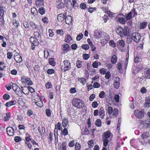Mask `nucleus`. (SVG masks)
<instances>
[{
  "instance_id": "423d86ee",
  "label": "nucleus",
  "mask_w": 150,
  "mask_h": 150,
  "mask_svg": "<svg viewBox=\"0 0 150 150\" xmlns=\"http://www.w3.org/2000/svg\"><path fill=\"white\" fill-rule=\"evenodd\" d=\"M141 36L140 34L137 33H133L132 35V39L136 42H139L141 38Z\"/></svg>"
},
{
  "instance_id": "4be33fe9",
  "label": "nucleus",
  "mask_w": 150,
  "mask_h": 150,
  "mask_svg": "<svg viewBox=\"0 0 150 150\" xmlns=\"http://www.w3.org/2000/svg\"><path fill=\"white\" fill-rule=\"evenodd\" d=\"M99 115L101 118L103 119L104 118L105 115V111L103 108L101 107L100 109Z\"/></svg>"
},
{
  "instance_id": "49530a36",
  "label": "nucleus",
  "mask_w": 150,
  "mask_h": 150,
  "mask_svg": "<svg viewBox=\"0 0 150 150\" xmlns=\"http://www.w3.org/2000/svg\"><path fill=\"white\" fill-rule=\"evenodd\" d=\"M83 34L81 33H80L76 37V39L77 40L79 41L83 38Z\"/></svg>"
},
{
  "instance_id": "58836bf2",
  "label": "nucleus",
  "mask_w": 150,
  "mask_h": 150,
  "mask_svg": "<svg viewBox=\"0 0 150 150\" xmlns=\"http://www.w3.org/2000/svg\"><path fill=\"white\" fill-rule=\"evenodd\" d=\"M40 100L38 102H35L36 105L38 107H41L43 105V103L42 102L41 99H40Z\"/></svg>"
},
{
  "instance_id": "c9c22d12",
  "label": "nucleus",
  "mask_w": 150,
  "mask_h": 150,
  "mask_svg": "<svg viewBox=\"0 0 150 150\" xmlns=\"http://www.w3.org/2000/svg\"><path fill=\"white\" fill-rule=\"evenodd\" d=\"M34 35L35 38L39 39L40 38V35L38 32H35L34 33Z\"/></svg>"
},
{
  "instance_id": "13d9d810",
  "label": "nucleus",
  "mask_w": 150,
  "mask_h": 150,
  "mask_svg": "<svg viewBox=\"0 0 150 150\" xmlns=\"http://www.w3.org/2000/svg\"><path fill=\"white\" fill-rule=\"evenodd\" d=\"M88 144L90 147L92 148L93 146V140H91L88 142Z\"/></svg>"
},
{
  "instance_id": "338daca9",
  "label": "nucleus",
  "mask_w": 150,
  "mask_h": 150,
  "mask_svg": "<svg viewBox=\"0 0 150 150\" xmlns=\"http://www.w3.org/2000/svg\"><path fill=\"white\" fill-rule=\"evenodd\" d=\"M92 66L95 68H97L98 67V62L95 61L92 64Z\"/></svg>"
},
{
  "instance_id": "a19ab883",
  "label": "nucleus",
  "mask_w": 150,
  "mask_h": 150,
  "mask_svg": "<svg viewBox=\"0 0 150 150\" xmlns=\"http://www.w3.org/2000/svg\"><path fill=\"white\" fill-rule=\"evenodd\" d=\"M4 23L3 16H0V25L1 26H3Z\"/></svg>"
},
{
  "instance_id": "a18cd8bd",
  "label": "nucleus",
  "mask_w": 150,
  "mask_h": 150,
  "mask_svg": "<svg viewBox=\"0 0 150 150\" xmlns=\"http://www.w3.org/2000/svg\"><path fill=\"white\" fill-rule=\"evenodd\" d=\"M81 47L82 49L85 50H88L89 48V47L88 44H83L81 45Z\"/></svg>"
},
{
  "instance_id": "e2e57ef3",
  "label": "nucleus",
  "mask_w": 150,
  "mask_h": 150,
  "mask_svg": "<svg viewBox=\"0 0 150 150\" xmlns=\"http://www.w3.org/2000/svg\"><path fill=\"white\" fill-rule=\"evenodd\" d=\"M46 88H47L49 89L52 87V86L51 83L50 82H47L45 85Z\"/></svg>"
},
{
  "instance_id": "4468645a",
  "label": "nucleus",
  "mask_w": 150,
  "mask_h": 150,
  "mask_svg": "<svg viewBox=\"0 0 150 150\" xmlns=\"http://www.w3.org/2000/svg\"><path fill=\"white\" fill-rule=\"evenodd\" d=\"M117 45L119 47L123 48L125 46V42L123 40H119L117 42Z\"/></svg>"
},
{
  "instance_id": "7ed1b4c3",
  "label": "nucleus",
  "mask_w": 150,
  "mask_h": 150,
  "mask_svg": "<svg viewBox=\"0 0 150 150\" xmlns=\"http://www.w3.org/2000/svg\"><path fill=\"white\" fill-rule=\"evenodd\" d=\"M128 30V28L127 27H125L124 29H123L122 27L120 26L117 28L116 31L118 35L121 36H122L123 35H127Z\"/></svg>"
},
{
  "instance_id": "5fc2aeb1",
  "label": "nucleus",
  "mask_w": 150,
  "mask_h": 150,
  "mask_svg": "<svg viewBox=\"0 0 150 150\" xmlns=\"http://www.w3.org/2000/svg\"><path fill=\"white\" fill-rule=\"evenodd\" d=\"M105 93L103 91H102L100 92L99 94V97L100 98H103L105 97Z\"/></svg>"
},
{
  "instance_id": "ddd939ff",
  "label": "nucleus",
  "mask_w": 150,
  "mask_h": 150,
  "mask_svg": "<svg viewBox=\"0 0 150 150\" xmlns=\"http://www.w3.org/2000/svg\"><path fill=\"white\" fill-rule=\"evenodd\" d=\"M30 40L31 44H33L35 45H38V39L31 37L30 38Z\"/></svg>"
},
{
  "instance_id": "2f4dec72",
  "label": "nucleus",
  "mask_w": 150,
  "mask_h": 150,
  "mask_svg": "<svg viewBox=\"0 0 150 150\" xmlns=\"http://www.w3.org/2000/svg\"><path fill=\"white\" fill-rule=\"evenodd\" d=\"M118 21L121 24H125L126 22V20L125 18L123 17H120L118 18Z\"/></svg>"
},
{
  "instance_id": "f704fd0d",
  "label": "nucleus",
  "mask_w": 150,
  "mask_h": 150,
  "mask_svg": "<svg viewBox=\"0 0 150 150\" xmlns=\"http://www.w3.org/2000/svg\"><path fill=\"white\" fill-rule=\"evenodd\" d=\"M145 77L147 79H150V69H148L144 74Z\"/></svg>"
},
{
  "instance_id": "bb28decb",
  "label": "nucleus",
  "mask_w": 150,
  "mask_h": 150,
  "mask_svg": "<svg viewBox=\"0 0 150 150\" xmlns=\"http://www.w3.org/2000/svg\"><path fill=\"white\" fill-rule=\"evenodd\" d=\"M62 48L63 50L64 51L68 50L70 49L69 46L68 44H66L63 45L62 46Z\"/></svg>"
},
{
  "instance_id": "a878e982",
  "label": "nucleus",
  "mask_w": 150,
  "mask_h": 150,
  "mask_svg": "<svg viewBox=\"0 0 150 150\" xmlns=\"http://www.w3.org/2000/svg\"><path fill=\"white\" fill-rule=\"evenodd\" d=\"M117 60V58L116 55H113L111 58V62L113 64H115Z\"/></svg>"
},
{
  "instance_id": "6e6552de",
  "label": "nucleus",
  "mask_w": 150,
  "mask_h": 150,
  "mask_svg": "<svg viewBox=\"0 0 150 150\" xmlns=\"http://www.w3.org/2000/svg\"><path fill=\"white\" fill-rule=\"evenodd\" d=\"M134 114L136 117L139 119L142 118L144 116V113L143 111L137 110H136L134 111Z\"/></svg>"
},
{
  "instance_id": "4d7b16f0",
  "label": "nucleus",
  "mask_w": 150,
  "mask_h": 150,
  "mask_svg": "<svg viewBox=\"0 0 150 150\" xmlns=\"http://www.w3.org/2000/svg\"><path fill=\"white\" fill-rule=\"evenodd\" d=\"M4 14V7L3 6L0 7V16H3Z\"/></svg>"
},
{
  "instance_id": "20e7f679",
  "label": "nucleus",
  "mask_w": 150,
  "mask_h": 150,
  "mask_svg": "<svg viewBox=\"0 0 150 150\" xmlns=\"http://www.w3.org/2000/svg\"><path fill=\"white\" fill-rule=\"evenodd\" d=\"M71 66L70 63L68 60H64L63 62L61 69L64 71H66L70 69L71 67Z\"/></svg>"
},
{
  "instance_id": "de8ad7c7",
  "label": "nucleus",
  "mask_w": 150,
  "mask_h": 150,
  "mask_svg": "<svg viewBox=\"0 0 150 150\" xmlns=\"http://www.w3.org/2000/svg\"><path fill=\"white\" fill-rule=\"evenodd\" d=\"M142 137L143 139H146L149 137L148 134L147 132L144 133L142 135Z\"/></svg>"
},
{
  "instance_id": "052dcab7",
  "label": "nucleus",
  "mask_w": 150,
  "mask_h": 150,
  "mask_svg": "<svg viewBox=\"0 0 150 150\" xmlns=\"http://www.w3.org/2000/svg\"><path fill=\"white\" fill-rule=\"evenodd\" d=\"M45 112L46 115L47 116L49 117L51 115V111L49 109H46L45 110Z\"/></svg>"
},
{
  "instance_id": "37998d69",
  "label": "nucleus",
  "mask_w": 150,
  "mask_h": 150,
  "mask_svg": "<svg viewBox=\"0 0 150 150\" xmlns=\"http://www.w3.org/2000/svg\"><path fill=\"white\" fill-rule=\"evenodd\" d=\"M109 45L112 47H116V43L112 40H110L109 41Z\"/></svg>"
},
{
  "instance_id": "0e129e2a",
  "label": "nucleus",
  "mask_w": 150,
  "mask_h": 150,
  "mask_svg": "<svg viewBox=\"0 0 150 150\" xmlns=\"http://www.w3.org/2000/svg\"><path fill=\"white\" fill-rule=\"evenodd\" d=\"M21 140V138L19 137L16 136L14 138V140L16 142H19Z\"/></svg>"
},
{
  "instance_id": "cd10ccee",
  "label": "nucleus",
  "mask_w": 150,
  "mask_h": 150,
  "mask_svg": "<svg viewBox=\"0 0 150 150\" xmlns=\"http://www.w3.org/2000/svg\"><path fill=\"white\" fill-rule=\"evenodd\" d=\"M72 40V38L70 35H67L66 36L64 40L67 43H69Z\"/></svg>"
},
{
  "instance_id": "9d476101",
  "label": "nucleus",
  "mask_w": 150,
  "mask_h": 150,
  "mask_svg": "<svg viewBox=\"0 0 150 150\" xmlns=\"http://www.w3.org/2000/svg\"><path fill=\"white\" fill-rule=\"evenodd\" d=\"M21 81L22 83H26L28 85H31L33 84L32 82L29 78L25 77H22Z\"/></svg>"
},
{
  "instance_id": "f8f14e48",
  "label": "nucleus",
  "mask_w": 150,
  "mask_h": 150,
  "mask_svg": "<svg viewBox=\"0 0 150 150\" xmlns=\"http://www.w3.org/2000/svg\"><path fill=\"white\" fill-rule=\"evenodd\" d=\"M6 132L7 134L10 136H13L14 134L13 129L11 127H8L6 129Z\"/></svg>"
},
{
  "instance_id": "09e8293b",
  "label": "nucleus",
  "mask_w": 150,
  "mask_h": 150,
  "mask_svg": "<svg viewBox=\"0 0 150 150\" xmlns=\"http://www.w3.org/2000/svg\"><path fill=\"white\" fill-rule=\"evenodd\" d=\"M82 62L79 61L78 60L76 62V67L79 68H80L82 67Z\"/></svg>"
},
{
  "instance_id": "bf43d9fd",
  "label": "nucleus",
  "mask_w": 150,
  "mask_h": 150,
  "mask_svg": "<svg viewBox=\"0 0 150 150\" xmlns=\"http://www.w3.org/2000/svg\"><path fill=\"white\" fill-rule=\"evenodd\" d=\"M26 114L28 116L31 117L33 115V112L31 110H27Z\"/></svg>"
},
{
  "instance_id": "9b49d317",
  "label": "nucleus",
  "mask_w": 150,
  "mask_h": 150,
  "mask_svg": "<svg viewBox=\"0 0 150 150\" xmlns=\"http://www.w3.org/2000/svg\"><path fill=\"white\" fill-rule=\"evenodd\" d=\"M120 80L119 77L115 78L114 81V86L116 89H118L120 86Z\"/></svg>"
},
{
  "instance_id": "412c9836",
  "label": "nucleus",
  "mask_w": 150,
  "mask_h": 150,
  "mask_svg": "<svg viewBox=\"0 0 150 150\" xmlns=\"http://www.w3.org/2000/svg\"><path fill=\"white\" fill-rule=\"evenodd\" d=\"M64 15L62 13H60L57 16V19L59 21L62 22L64 19Z\"/></svg>"
},
{
  "instance_id": "69168bd1",
  "label": "nucleus",
  "mask_w": 150,
  "mask_h": 150,
  "mask_svg": "<svg viewBox=\"0 0 150 150\" xmlns=\"http://www.w3.org/2000/svg\"><path fill=\"white\" fill-rule=\"evenodd\" d=\"M47 72L48 74H51L54 73V71L53 69H50L47 70Z\"/></svg>"
},
{
  "instance_id": "393cba45",
  "label": "nucleus",
  "mask_w": 150,
  "mask_h": 150,
  "mask_svg": "<svg viewBox=\"0 0 150 150\" xmlns=\"http://www.w3.org/2000/svg\"><path fill=\"white\" fill-rule=\"evenodd\" d=\"M147 25V23L146 22H143L140 25V28L141 29H144L146 28Z\"/></svg>"
},
{
  "instance_id": "f3484780",
  "label": "nucleus",
  "mask_w": 150,
  "mask_h": 150,
  "mask_svg": "<svg viewBox=\"0 0 150 150\" xmlns=\"http://www.w3.org/2000/svg\"><path fill=\"white\" fill-rule=\"evenodd\" d=\"M94 36L95 39L99 40L100 39L101 35L100 32H99L98 30H96L94 32Z\"/></svg>"
},
{
  "instance_id": "a211bd4d",
  "label": "nucleus",
  "mask_w": 150,
  "mask_h": 150,
  "mask_svg": "<svg viewBox=\"0 0 150 150\" xmlns=\"http://www.w3.org/2000/svg\"><path fill=\"white\" fill-rule=\"evenodd\" d=\"M14 59L17 63H20L22 61L21 57L19 54L15 55Z\"/></svg>"
},
{
  "instance_id": "f257e3e1",
  "label": "nucleus",
  "mask_w": 150,
  "mask_h": 150,
  "mask_svg": "<svg viewBox=\"0 0 150 150\" xmlns=\"http://www.w3.org/2000/svg\"><path fill=\"white\" fill-rule=\"evenodd\" d=\"M12 88L13 90L16 92V94L19 96H21L23 95L22 93L25 94H28V93H25L23 91L24 89L23 88L24 87H21L22 89L21 90L20 88L16 83H12Z\"/></svg>"
},
{
  "instance_id": "ea45409f",
  "label": "nucleus",
  "mask_w": 150,
  "mask_h": 150,
  "mask_svg": "<svg viewBox=\"0 0 150 150\" xmlns=\"http://www.w3.org/2000/svg\"><path fill=\"white\" fill-rule=\"evenodd\" d=\"M101 121L100 119H98L96 120L95 122V124L97 126L100 127L101 126Z\"/></svg>"
},
{
  "instance_id": "1a4fd4ad",
  "label": "nucleus",
  "mask_w": 150,
  "mask_h": 150,
  "mask_svg": "<svg viewBox=\"0 0 150 150\" xmlns=\"http://www.w3.org/2000/svg\"><path fill=\"white\" fill-rule=\"evenodd\" d=\"M55 5L56 7L58 9L63 8L65 7L64 4L62 2V0H56Z\"/></svg>"
},
{
  "instance_id": "aec40b11",
  "label": "nucleus",
  "mask_w": 150,
  "mask_h": 150,
  "mask_svg": "<svg viewBox=\"0 0 150 150\" xmlns=\"http://www.w3.org/2000/svg\"><path fill=\"white\" fill-rule=\"evenodd\" d=\"M68 124V120L67 118L64 117L63 118L62 122V126L64 127H65Z\"/></svg>"
},
{
  "instance_id": "c03bdc74",
  "label": "nucleus",
  "mask_w": 150,
  "mask_h": 150,
  "mask_svg": "<svg viewBox=\"0 0 150 150\" xmlns=\"http://www.w3.org/2000/svg\"><path fill=\"white\" fill-rule=\"evenodd\" d=\"M39 12L41 15H43L45 13V10L43 8H40L39 9Z\"/></svg>"
},
{
  "instance_id": "4c0bfd02",
  "label": "nucleus",
  "mask_w": 150,
  "mask_h": 150,
  "mask_svg": "<svg viewBox=\"0 0 150 150\" xmlns=\"http://www.w3.org/2000/svg\"><path fill=\"white\" fill-rule=\"evenodd\" d=\"M103 144L105 147H107L109 142V140L107 139H103Z\"/></svg>"
},
{
  "instance_id": "680f3d73",
  "label": "nucleus",
  "mask_w": 150,
  "mask_h": 150,
  "mask_svg": "<svg viewBox=\"0 0 150 150\" xmlns=\"http://www.w3.org/2000/svg\"><path fill=\"white\" fill-rule=\"evenodd\" d=\"M81 146L79 144L76 143L75 144V149L76 150H79L81 149Z\"/></svg>"
},
{
  "instance_id": "473e14b6",
  "label": "nucleus",
  "mask_w": 150,
  "mask_h": 150,
  "mask_svg": "<svg viewBox=\"0 0 150 150\" xmlns=\"http://www.w3.org/2000/svg\"><path fill=\"white\" fill-rule=\"evenodd\" d=\"M38 131L41 135L42 133H44L45 132V129L44 127H42L41 128V130L40 127H38Z\"/></svg>"
},
{
  "instance_id": "6e6d98bb",
  "label": "nucleus",
  "mask_w": 150,
  "mask_h": 150,
  "mask_svg": "<svg viewBox=\"0 0 150 150\" xmlns=\"http://www.w3.org/2000/svg\"><path fill=\"white\" fill-rule=\"evenodd\" d=\"M100 86V83L98 82H95L93 85V86L94 88H99Z\"/></svg>"
},
{
  "instance_id": "b1692460",
  "label": "nucleus",
  "mask_w": 150,
  "mask_h": 150,
  "mask_svg": "<svg viewBox=\"0 0 150 150\" xmlns=\"http://www.w3.org/2000/svg\"><path fill=\"white\" fill-rule=\"evenodd\" d=\"M146 102L145 103V106L147 108L150 107V98L147 97L146 99Z\"/></svg>"
},
{
  "instance_id": "72a5a7b5",
  "label": "nucleus",
  "mask_w": 150,
  "mask_h": 150,
  "mask_svg": "<svg viewBox=\"0 0 150 150\" xmlns=\"http://www.w3.org/2000/svg\"><path fill=\"white\" fill-rule=\"evenodd\" d=\"M11 117V114L9 113H7L6 116L4 117V121H7L9 120Z\"/></svg>"
},
{
  "instance_id": "e433bc0d",
  "label": "nucleus",
  "mask_w": 150,
  "mask_h": 150,
  "mask_svg": "<svg viewBox=\"0 0 150 150\" xmlns=\"http://www.w3.org/2000/svg\"><path fill=\"white\" fill-rule=\"evenodd\" d=\"M12 23H13L14 26H16V28H18L19 24L18 21H16L15 19H13V20Z\"/></svg>"
},
{
  "instance_id": "39448f33",
  "label": "nucleus",
  "mask_w": 150,
  "mask_h": 150,
  "mask_svg": "<svg viewBox=\"0 0 150 150\" xmlns=\"http://www.w3.org/2000/svg\"><path fill=\"white\" fill-rule=\"evenodd\" d=\"M107 110L109 114L111 115L112 114L114 116H116L118 115V110L116 108L113 109L111 107L108 106Z\"/></svg>"
},
{
  "instance_id": "3c124183",
  "label": "nucleus",
  "mask_w": 150,
  "mask_h": 150,
  "mask_svg": "<svg viewBox=\"0 0 150 150\" xmlns=\"http://www.w3.org/2000/svg\"><path fill=\"white\" fill-rule=\"evenodd\" d=\"M31 12L33 14H36L37 13V11L35 7H33L31 8Z\"/></svg>"
},
{
  "instance_id": "f03ea898",
  "label": "nucleus",
  "mask_w": 150,
  "mask_h": 150,
  "mask_svg": "<svg viewBox=\"0 0 150 150\" xmlns=\"http://www.w3.org/2000/svg\"><path fill=\"white\" fill-rule=\"evenodd\" d=\"M72 103L74 106L79 108H83L84 105V103L81 100L76 98L73 99Z\"/></svg>"
},
{
  "instance_id": "7c9ffc66",
  "label": "nucleus",
  "mask_w": 150,
  "mask_h": 150,
  "mask_svg": "<svg viewBox=\"0 0 150 150\" xmlns=\"http://www.w3.org/2000/svg\"><path fill=\"white\" fill-rule=\"evenodd\" d=\"M49 64L54 66L55 65V62L54 61V58H50L49 60Z\"/></svg>"
},
{
  "instance_id": "2eb2a0df",
  "label": "nucleus",
  "mask_w": 150,
  "mask_h": 150,
  "mask_svg": "<svg viewBox=\"0 0 150 150\" xmlns=\"http://www.w3.org/2000/svg\"><path fill=\"white\" fill-rule=\"evenodd\" d=\"M35 4L37 7L42 6L44 4V0H35Z\"/></svg>"
},
{
  "instance_id": "5701e85b",
  "label": "nucleus",
  "mask_w": 150,
  "mask_h": 150,
  "mask_svg": "<svg viewBox=\"0 0 150 150\" xmlns=\"http://www.w3.org/2000/svg\"><path fill=\"white\" fill-rule=\"evenodd\" d=\"M78 81L83 85L86 84V79L83 78H79L78 79Z\"/></svg>"
},
{
  "instance_id": "c756f323",
  "label": "nucleus",
  "mask_w": 150,
  "mask_h": 150,
  "mask_svg": "<svg viewBox=\"0 0 150 150\" xmlns=\"http://www.w3.org/2000/svg\"><path fill=\"white\" fill-rule=\"evenodd\" d=\"M31 27L33 29H36L38 28V25L35 24L33 22H30L29 23Z\"/></svg>"
},
{
  "instance_id": "c85d7f7f",
  "label": "nucleus",
  "mask_w": 150,
  "mask_h": 150,
  "mask_svg": "<svg viewBox=\"0 0 150 150\" xmlns=\"http://www.w3.org/2000/svg\"><path fill=\"white\" fill-rule=\"evenodd\" d=\"M111 133L109 131H108L104 133V138L103 139H108L110 136Z\"/></svg>"
},
{
  "instance_id": "8fccbe9b",
  "label": "nucleus",
  "mask_w": 150,
  "mask_h": 150,
  "mask_svg": "<svg viewBox=\"0 0 150 150\" xmlns=\"http://www.w3.org/2000/svg\"><path fill=\"white\" fill-rule=\"evenodd\" d=\"M18 101L19 104L22 106H23L24 104L23 100L21 98H19L18 100Z\"/></svg>"
},
{
  "instance_id": "dca6fc26",
  "label": "nucleus",
  "mask_w": 150,
  "mask_h": 150,
  "mask_svg": "<svg viewBox=\"0 0 150 150\" xmlns=\"http://www.w3.org/2000/svg\"><path fill=\"white\" fill-rule=\"evenodd\" d=\"M65 23L68 24H70L72 21V17L70 16H68L65 18Z\"/></svg>"
},
{
  "instance_id": "603ef678",
  "label": "nucleus",
  "mask_w": 150,
  "mask_h": 150,
  "mask_svg": "<svg viewBox=\"0 0 150 150\" xmlns=\"http://www.w3.org/2000/svg\"><path fill=\"white\" fill-rule=\"evenodd\" d=\"M24 88H25V87ZM25 90H27L28 91V92L29 91H30L31 93H33L34 91V89L30 87H29L28 88H25Z\"/></svg>"
},
{
  "instance_id": "864d4df0",
  "label": "nucleus",
  "mask_w": 150,
  "mask_h": 150,
  "mask_svg": "<svg viewBox=\"0 0 150 150\" xmlns=\"http://www.w3.org/2000/svg\"><path fill=\"white\" fill-rule=\"evenodd\" d=\"M136 140L134 139H132L130 141L131 145L132 147H134V146L136 145Z\"/></svg>"
},
{
  "instance_id": "6ab92c4d",
  "label": "nucleus",
  "mask_w": 150,
  "mask_h": 150,
  "mask_svg": "<svg viewBox=\"0 0 150 150\" xmlns=\"http://www.w3.org/2000/svg\"><path fill=\"white\" fill-rule=\"evenodd\" d=\"M16 103V102L15 100L11 101L6 103L5 105L7 107H9L12 105H15Z\"/></svg>"
},
{
  "instance_id": "79ce46f5",
  "label": "nucleus",
  "mask_w": 150,
  "mask_h": 150,
  "mask_svg": "<svg viewBox=\"0 0 150 150\" xmlns=\"http://www.w3.org/2000/svg\"><path fill=\"white\" fill-rule=\"evenodd\" d=\"M4 63L3 62H0V70L2 71L6 67Z\"/></svg>"
},
{
  "instance_id": "774afa93",
  "label": "nucleus",
  "mask_w": 150,
  "mask_h": 150,
  "mask_svg": "<svg viewBox=\"0 0 150 150\" xmlns=\"http://www.w3.org/2000/svg\"><path fill=\"white\" fill-rule=\"evenodd\" d=\"M80 7L81 9H84L86 8V5L85 3H81L80 5Z\"/></svg>"
},
{
  "instance_id": "0eeeda50",
  "label": "nucleus",
  "mask_w": 150,
  "mask_h": 150,
  "mask_svg": "<svg viewBox=\"0 0 150 150\" xmlns=\"http://www.w3.org/2000/svg\"><path fill=\"white\" fill-rule=\"evenodd\" d=\"M133 15V16L137 15V13L135 11V9H133L131 10L128 14H127L126 16L127 20H129L132 18V15Z\"/></svg>"
}]
</instances>
